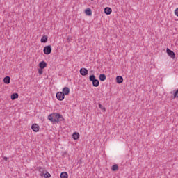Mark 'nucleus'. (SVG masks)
Here are the masks:
<instances>
[{"instance_id":"nucleus-1","label":"nucleus","mask_w":178,"mask_h":178,"mask_svg":"<svg viewBox=\"0 0 178 178\" xmlns=\"http://www.w3.org/2000/svg\"><path fill=\"white\" fill-rule=\"evenodd\" d=\"M90 81H92L93 87H98L99 86V81L96 79L95 75L92 74L89 76Z\"/></svg>"},{"instance_id":"nucleus-2","label":"nucleus","mask_w":178,"mask_h":178,"mask_svg":"<svg viewBox=\"0 0 178 178\" xmlns=\"http://www.w3.org/2000/svg\"><path fill=\"white\" fill-rule=\"evenodd\" d=\"M55 119H56V120H54L55 123H58L59 122H63V120H65L63 115H62V114H59V113H56Z\"/></svg>"},{"instance_id":"nucleus-3","label":"nucleus","mask_w":178,"mask_h":178,"mask_svg":"<svg viewBox=\"0 0 178 178\" xmlns=\"http://www.w3.org/2000/svg\"><path fill=\"white\" fill-rule=\"evenodd\" d=\"M43 52L44 55H49L52 52V47L51 45H47L44 47Z\"/></svg>"},{"instance_id":"nucleus-4","label":"nucleus","mask_w":178,"mask_h":178,"mask_svg":"<svg viewBox=\"0 0 178 178\" xmlns=\"http://www.w3.org/2000/svg\"><path fill=\"white\" fill-rule=\"evenodd\" d=\"M56 97L58 101H63L65 99V95L62 92H58Z\"/></svg>"},{"instance_id":"nucleus-5","label":"nucleus","mask_w":178,"mask_h":178,"mask_svg":"<svg viewBox=\"0 0 178 178\" xmlns=\"http://www.w3.org/2000/svg\"><path fill=\"white\" fill-rule=\"evenodd\" d=\"M166 52L168 56H170L172 59H175V58H176V54H175V51L170 50L169 48H167Z\"/></svg>"},{"instance_id":"nucleus-6","label":"nucleus","mask_w":178,"mask_h":178,"mask_svg":"<svg viewBox=\"0 0 178 178\" xmlns=\"http://www.w3.org/2000/svg\"><path fill=\"white\" fill-rule=\"evenodd\" d=\"M79 73L81 76H87V74H88V70H87V68H81Z\"/></svg>"},{"instance_id":"nucleus-7","label":"nucleus","mask_w":178,"mask_h":178,"mask_svg":"<svg viewBox=\"0 0 178 178\" xmlns=\"http://www.w3.org/2000/svg\"><path fill=\"white\" fill-rule=\"evenodd\" d=\"M64 95H69L70 94V88L69 87H64L63 88V92H61Z\"/></svg>"},{"instance_id":"nucleus-8","label":"nucleus","mask_w":178,"mask_h":178,"mask_svg":"<svg viewBox=\"0 0 178 178\" xmlns=\"http://www.w3.org/2000/svg\"><path fill=\"white\" fill-rule=\"evenodd\" d=\"M31 129L33 131H35V133L40 131V126H38L37 124H32Z\"/></svg>"},{"instance_id":"nucleus-9","label":"nucleus","mask_w":178,"mask_h":178,"mask_svg":"<svg viewBox=\"0 0 178 178\" xmlns=\"http://www.w3.org/2000/svg\"><path fill=\"white\" fill-rule=\"evenodd\" d=\"M55 116H56V113L49 114L48 116L49 120H50V122H52L53 123H55V120H56Z\"/></svg>"},{"instance_id":"nucleus-10","label":"nucleus","mask_w":178,"mask_h":178,"mask_svg":"<svg viewBox=\"0 0 178 178\" xmlns=\"http://www.w3.org/2000/svg\"><path fill=\"white\" fill-rule=\"evenodd\" d=\"M116 82L118 83V84H122V83H123V76H118L116 77Z\"/></svg>"},{"instance_id":"nucleus-11","label":"nucleus","mask_w":178,"mask_h":178,"mask_svg":"<svg viewBox=\"0 0 178 178\" xmlns=\"http://www.w3.org/2000/svg\"><path fill=\"white\" fill-rule=\"evenodd\" d=\"M72 138L74 140H79L80 138V134L78 132H74L72 134Z\"/></svg>"},{"instance_id":"nucleus-12","label":"nucleus","mask_w":178,"mask_h":178,"mask_svg":"<svg viewBox=\"0 0 178 178\" xmlns=\"http://www.w3.org/2000/svg\"><path fill=\"white\" fill-rule=\"evenodd\" d=\"M104 13L106 15H111V13H112V8H111L109 7H106L104 8Z\"/></svg>"},{"instance_id":"nucleus-13","label":"nucleus","mask_w":178,"mask_h":178,"mask_svg":"<svg viewBox=\"0 0 178 178\" xmlns=\"http://www.w3.org/2000/svg\"><path fill=\"white\" fill-rule=\"evenodd\" d=\"M40 42H42L43 44L48 42V36L43 35L40 40Z\"/></svg>"},{"instance_id":"nucleus-14","label":"nucleus","mask_w":178,"mask_h":178,"mask_svg":"<svg viewBox=\"0 0 178 178\" xmlns=\"http://www.w3.org/2000/svg\"><path fill=\"white\" fill-rule=\"evenodd\" d=\"M40 69H45L47 67V63L45 61H42L39 63Z\"/></svg>"},{"instance_id":"nucleus-15","label":"nucleus","mask_w":178,"mask_h":178,"mask_svg":"<svg viewBox=\"0 0 178 178\" xmlns=\"http://www.w3.org/2000/svg\"><path fill=\"white\" fill-rule=\"evenodd\" d=\"M99 79L100 81H105V80H106V75H105V74H100L99 76Z\"/></svg>"},{"instance_id":"nucleus-16","label":"nucleus","mask_w":178,"mask_h":178,"mask_svg":"<svg viewBox=\"0 0 178 178\" xmlns=\"http://www.w3.org/2000/svg\"><path fill=\"white\" fill-rule=\"evenodd\" d=\"M3 82L5 84H10V76H7L4 77Z\"/></svg>"},{"instance_id":"nucleus-17","label":"nucleus","mask_w":178,"mask_h":178,"mask_svg":"<svg viewBox=\"0 0 178 178\" xmlns=\"http://www.w3.org/2000/svg\"><path fill=\"white\" fill-rule=\"evenodd\" d=\"M12 101H15V99H17L19 98V94L18 93H13L10 97Z\"/></svg>"},{"instance_id":"nucleus-18","label":"nucleus","mask_w":178,"mask_h":178,"mask_svg":"<svg viewBox=\"0 0 178 178\" xmlns=\"http://www.w3.org/2000/svg\"><path fill=\"white\" fill-rule=\"evenodd\" d=\"M85 13L87 16H91V15H92V11L91 10V8H86L85 10Z\"/></svg>"},{"instance_id":"nucleus-19","label":"nucleus","mask_w":178,"mask_h":178,"mask_svg":"<svg viewBox=\"0 0 178 178\" xmlns=\"http://www.w3.org/2000/svg\"><path fill=\"white\" fill-rule=\"evenodd\" d=\"M60 178H68L69 177V175L67 174V172H63L60 173Z\"/></svg>"},{"instance_id":"nucleus-20","label":"nucleus","mask_w":178,"mask_h":178,"mask_svg":"<svg viewBox=\"0 0 178 178\" xmlns=\"http://www.w3.org/2000/svg\"><path fill=\"white\" fill-rule=\"evenodd\" d=\"M111 169L113 172H116V170H119V166L118 165V164H115L112 166Z\"/></svg>"},{"instance_id":"nucleus-21","label":"nucleus","mask_w":178,"mask_h":178,"mask_svg":"<svg viewBox=\"0 0 178 178\" xmlns=\"http://www.w3.org/2000/svg\"><path fill=\"white\" fill-rule=\"evenodd\" d=\"M42 175H44V177L45 178H49L51 177V174L48 172H46V173H42Z\"/></svg>"},{"instance_id":"nucleus-22","label":"nucleus","mask_w":178,"mask_h":178,"mask_svg":"<svg viewBox=\"0 0 178 178\" xmlns=\"http://www.w3.org/2000/svg\"><path fill=\"white\" fill-rule=\"evenodd\" d=\"M99 109H102V111H104V112H105V111H106L105 107H104V106H102V104H99Z\"/></svg>"},{"instance_id":"nucleus-23","label":"nucleus","mask_w":178,"mask_h":178,"mask_svg":"<svg viewBox=\"0 0 178 178\" xmlns=\"http://www.w3.org/2000/svg\"><path fill=\"white\" fill-rule=\"evenodd\" d=\"M173 98H178V89L174 92Z\"/></svg>"},{"instance_id":"nucleus-24","label":"nucleus","mask_w":178,"mask_h":178,"mask_svg":"<svg viewBox=\"0 0 178 178\" xmlns=\"http://www.w3.org/2000/svg\"><path fill=\"white\" fill-rule=\"evenodd\" d=\"M43 69L40 68L38 70V73L39 74H42V73H44V71L42 70Z\"/></svg>"},{"instance_id":"nucleus-25","label":"nucleus","mask_w":178,"mask_h":178,"mask_svg":"<svg viewBox=\"0 0 178 178\" xmlns=\"http://www.w3.org/2000/svg\"><path fill=\"white\" fill-rule=\"evenodd\" d=\"M175 16H177V17H178V8L175 9Z\"/></svg>"},{"instance_id":"nucleus-26","label":"nucleus","mask_w":178,"mask_h":178,"mask_svg":"<svg viewBox=\"0 0 178 178\" xmlns=\"http://www.w3.org/2000/svg\"><path fill=\"white\" fill-rule=\"evenodd\" d=\"M3 159H4L5 161H8V157L4 156V157H3Z\"/></svg>"},{"instance_id":"nucleus-27","label":"nucleus","mask_w":178,"mask_h":178,"mask_svg":"<svg viewBox=\"0 0 178 178\" xmlns=\"http://www.w3.org/2000/svg\"><path fill=\"white\" fill-rule=\"evenodd\" d=\"M40 172H42V173H44V172H42V168L40 169Z\"/></svg>"},{"instance_id":"nucleus-28","label":"nucleus","mask_w":178,"mask_h":178,"mask_svg":"<svg viewBox=\"0 0 178 178\" xmlns=\"http://www.w3.org/2000/svg\"><path fill=\"white\" fill-rule=\"evenodd\" d=\"M67 42H70V38H67Z\"/></svg>"}]
</instances>
